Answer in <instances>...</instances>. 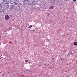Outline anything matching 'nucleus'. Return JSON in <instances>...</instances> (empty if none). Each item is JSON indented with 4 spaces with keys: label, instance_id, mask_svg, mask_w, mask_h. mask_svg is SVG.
Wrapping results in <instances>:
<instances>
[{
    "label": "nucleus",
    "instance_id": "f257e3e1",
    "mask_svg": "<svg viewBox=\"0 0 77 77\" xmlns=\"http://www.w3.org/2000/svg\"><path fill=\"white\" fill-rule=\"evenodd\" d=\"M9 16L8 15H6L5 17V20H9Z\"/></svg>",
    "mask_w": 77,
    "mask_h": 77
},
{
    "label": "nucleus",
    "instance_id": "f03ea898",
    "mask_svg": "<svg viewBox=\"0 0 77 77\" xmlns=\"http://www.w3.org/2000/svg\"><path fill=\"white\" fill-rule=\"evenodd\" d=\"M18 1V0H12L11 2H13V3H16V2H17Z\"/></svg>",
    "mask_w": 77,
    "mask_h": 77
},
{
    "label": "nucleus",
    "instance_id": "7ed1b4c3",
    "mask_svg": "<svg viewBox=\"0 0 77 77\" xmlns=\"http://www.w3.org/2000/svg\"><path fill=\"white\" fill-rule=\"evenodd\" d=\"M49 9H54V7L53 6H51L50 7Z\"/></svg>",
    "mask_w": 77,
    "mask_h": 77
},
{
    "label": "nucleus",
    "instance_id": "20e7f679",
    "mask_svg": "<svg viewBox=\"0 0 77 77\" xmlns=\"http://www.w3.org/2000/svg\"><path fill=\"white\" fill-rule=\"evenodd\" d=\"M74 44L75 45H77V42H75L74 43Z\"/></svg>",
    "mask_w": 77,
    "mask_h": 77
},
{
    "label": "nucleus",
    "instance_id": "39448f33",
    "mask_svg": "<svg viewBox=\"0 0 77 77\" xmlns=\"http://www.w3.org/2000/svg\"><path fill=\"white\" fill-rule=\"evenodd\" d=\"M32 25H30L29 26V28H31L32 27Z\"/></svg>",
    "mask_w": 77,
    "mask_h": 77
},
{
    "label": "nucleus",
    "instance_id": "423d86ee",
    "mask_svg": "<svg viewBox=\"0 0 77 77\" xmlns=\"http://www.w3.org/2000/svg\"><path fill=\"white\" fill-rule=\"evenodd\" d=\"M17 4H18L17 3H16L14 4V5H17Z\"/></svg>",
    "mask_w": 77,
    "mask_h": 77
},
{
    "label": "nucleus",
    "instance_id": "0eeeda50",
    "mask_svg": "<svg viewBox=\"0 0 77 77\" xmlns=\"http://www.w3.org/2000/svg\"><path fill=\"white\" fill-rule=\"evenodd\" d=\"M25 62H28V61H27V60H25Z\"/></svg>",
    "mask_w": 77,
    "mask_h": 77
},
{
    "label": "nucleus",
    "instance_id": "6e6552de",
    "mask_svg": "<svg viewBox=\"0 0 77 77\" xmlns=\"http://www.w3.org/2000/svg\"><path fill=\"white\" fill-rule=\"evenodd\" d=\"M14 42H15V43H17V41L15 40Z\"/></svg>",
    "mask_w": 77,
    "mask_h": 77
},
{
    "label": "nucleus",
    "instance_id": "1a4fd4ad",
    "mask_svg": "<svg viewBox=\"0 0 77 77\" xmlns=\"http://www.w3.org/2000/svg\"><path fill=\"white\" fill-rule=\"evenodd\" d=\"M74 2H75L76 0H73Z\"/></svg>",
    "mask_w": 77,
    "mask_h": 77
},
{
    "label": "nucleus",
    "instance_id": "9d476101",
    "mask_svg": "<svg viewBox=\"0 0 77 77\" xmlns=\"http://www.w3.org/2000/svg\"><path fill=\"white\" fill-rule=\"evenodd\" d=\"M4 1V2H5L6 0H3Z\"/></svg>",
    "mask_w": 77,
    "mask_h": 77
},
{
    "label": "nucleus",
    "instance_id": "9b49d317",
    "mask_svg": "<svg viewBox=\"0 0 77 77\" xmlns=\"http://www.w3.org/2000/svg\"><path fill=\"white\" fill-rule=\"evenodd\" d=\"M25 1H27V0H25Z\"/></svg>",
    "mask_w": 77,
    "mask_h": 77
}]
</instances>
